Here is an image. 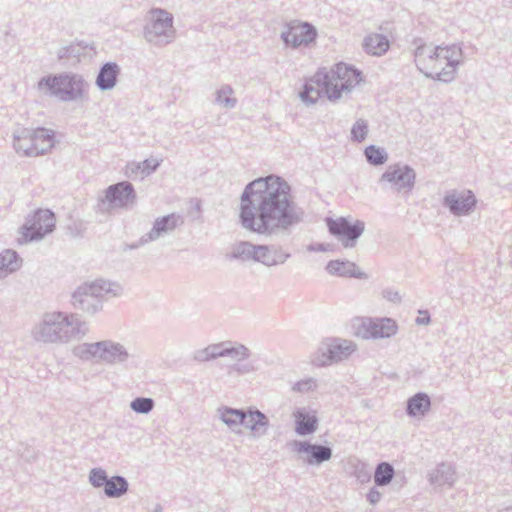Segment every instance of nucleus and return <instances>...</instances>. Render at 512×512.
Returning a JSON list of instances; mask_svg holds the SVG:
<instances>
[{
  "instance_id": "nucleus-8",
  "label": "nucleus",
  "mask_w": 512,
  "mask_h": 512,
  "mask_svg": "<svg viewBox=\"0 0 512 512\" xmlns=\"http://www.w3.org/2000/svg\"><path fill=\"white\" fill-rule=\"evenodd\" d=\"M329 232L337 237L344 247H354L356 240L365 230L360 220H350L345 217H329L326 219Z\"/></svg>"
},
{
  "instance_id": "nucleus-11",
  "label": "nucleus",
  "mask_w": 512,
  "mask_h": 512,
  "mask_svg": "<svg viewBox=\"0 0 512 512\" xmlns=\"http://www.w3.org/2000/svg\"><path fill=\"white\" fill-rule=\"evenodd\" d=\"M96 55V49L93 44L78 41L58 50L57 56L59 60H66L70 64H80L93 61Z\"/></svg>"
},
{
  "instance_id": "nucleus-27",
  "label": "nucleus",
  "mask_w": 512,
  "mask_h": 512,
  "mask_svg": "<svg viewBox=\"0 0 512 512\" xmlns=\"http://www.w3.org/2000/svg\"><path fill=\"white\" fill-rule=\"evenodd\" d=\"M245 426L250 430H258L267 425V419L264 414L259 411H250L246 415V419L244 421Z\"/></svg>"
},
{
  "instance_id": "nucleus-5",
  "label": "nucleus",
  "mask_w": 512,
  "mask_h": 512,
  "mask_svg": "<svg viewBox=\"0 0 512 512\" xmlns=\"http://www.w3.org/2000/svg\"><path fill=\"white\" fill-rule=\"evenodd\" d=\"M317 35V30L311 23L292 20L284 24L280 38L285 47L297 49L309 47L316 41Z\"/></svg>"
},
{
  "instance_id": "nucleus-12",
  "label": "nucleus",
  "mask_w": 512,
  "mask_h": 512,
  "mask_svg": "<svg viewBox=\"0 0 512 512\" xmlns=\"http://www.w3.org/2000/svg\"><path fill=\"white\" fill-rule=\"evenodd\" d=\"M240 248L242 254H246L248 258L267 266L277 265L284 260V256L281 253L265 246H253L249 243H242Z\"/></svg>"
},
{
  "instance_id": "nucleus-14",
  "label": "nucleus",
  "mask_w": 512,
  "mask_h": 512,
  "mask_svg": "<svg viewBox=\"0 0 512 512\" xmlns=\"http://www.w3.org/2000/svg\"><path fill=\"white\" fill-rule=\"evenodd\" d=\"M327 272L337 277L362 278L365 273L353 262L347 260H332L326 266Z\"/></svg>"
},
{
  "instance_id": "nucleus-30",
  "label": "nucleus",
  "mask_w": 512,
  "mask_h": 512,
  "mask_svg": "<svg viewBox=\"0 0 512 512\" xmlns=\"http://www.w3.org/2000/svg\"><path fill=\"white\" fill-rule=\"evenodd\" d=\"M176 225L177 220L172 216H168L158 220L155 223L154 230L156 231L157 234H159L161 232L173 230L176 227Z\"/></svg>"
},
{
  "instance_id": "nucleus-25",
  "label": "nucleus",
  "mask_w": 512,
  "mask_h": 512,
  "mask_svg": "<svg viewBox=\"0 0 512 512\" xmlns=\"http://www.w3.org/2000/svg\"><path fill=\"white\" fill-rule=\"evenodd\" d=\"M115 67L116 66H103L100 71L97 83L102 89H108L114 86L117 75Z\"/></svg>"
},
{
  "instance_id": "nucleus-33",
  "label": "nucleus",
  "mask_w": 512,
  "mask_h": 512,
  "mask_svg": "<svg viewBox=\"0 0 512 512\" xmlns=\"http://www.w3.org/2000/svg\"><path fill=\"white\" fill-rule=\"evenodd\" d=\"M90 481L93 486L95 487H101L105 486L107 482L106 474L103 470L100 469H94L90 473Z\"/></svg>"
},
{
  "instance_id": "nucleus-4",
  "label": "nucleus",
  "mask_w": 512,
  "mask_h": 512,
  "mask_svg": "<svg viewBox=\"0 0 512 512\" xmlns=\"http://www.w3.org/2000/svg\"><path fill=\"white\" fill-rule=\"evenodd\" d=\"M54 144V132L46 128L23 131L15 139L16 149L27 156H37L45 153L50 150Z\"/></svg>"
},
{
  "instance_id": "nucleus-28",
  "label": "nucleus",
  "mask_w": 512,
  "mask_h": 512,
  "mask_svg": "<svg viewBox=\"0 0 512 512\" xmlns=\"http://www.w3.org/2000/svg\"><path fill=\"white\" fill-rule=\"evenodd\" d=\"M393 468L388 463H381L378 465L374 479L378 485H385L389 483L393 477Z\"/></svg>"
},
{
  "instance_id": "nucleus-29",
  "label": "nucleus",
  "mask_w": 512,
  "mask_h": 512,
  "mask_svg": "<svg viewBox=\"0 0 512 512\" xmlns=\"http://www.w3.org/2000/svg\"><path fill=\"white\" fill-rule=\"evenodd\" d=\"M365 155L368 161L374 165H380L386 161V155L384 154L383 150L375 146L367 147L365 150Z\"/></svg>"
},
{
  "instance_id": "nucleus-10",
  "label": "nucleus",
  "mask_w": 512,
  "mask_h": 512,
  "mask_svg": "<svg viewBox=\"0 0 512 512\" xmlns=\"http://www.w3.org/2000/svg\"><path fill=\"white\" fill-rule=\"evenodd\" d=\"M415 58L419 60L445 62V64H461L462 49L457 44L435 46L423 44L416 48Z\"/></svg>"
},
{
  "instance_id": "nucleus-24",
  "label": "nucleus",
  "mask_w": 512,
  "mask_h": 512,
  "mask_svg": "<svg viewBox=\"0 0 512 512\" xmlns=\"http://www.w3.org/2000/svg\"><path fill=\"white\" fill-rule=\"evenodd\" d=\"M127 490V482L122 477H112L105 484V493L110 497H118Z\"/></svg>"
},
{
  "instance_id": "nucleus-35",
  "label": "nucleus",
  "mask_w": 512,
  "mask_h": 512,
  "mask_svg": "<svg viewBox=\"0 0 512 512\" xmlns=\"http://www.w3.org/2000/svg\"><path fill=\"white\" fill-rule=\"evenodd\" d=\"M69 326V323L66 320L62 319L61 321L53 323L50 329L51 332L53 333H64L65 335H67Z\"/></svg>"
},
{
  "instance_id": "nucleus-16",
  "label": "nucleus",
  "mask_w": 512,
  "mask_h": 512,
  "mask_svg": "<svg viewBox=\"0 0 512 512\" xmlns=\"http://www.w3.org/2000/svg\"><path fill=\"white\" fill-rule=\"evenodd\" d=\"M413 171L407 167H390L382 176L384 181L400 186H410L414 181Z\"/></svg>"
},
{
  "instance_id": "nucleus-7",
  "label": "nucleus",
  "mask_w": 512,
  "mask_h": 512,
  "mask_svg": "<svg viewBox=\"0 0 512 512\" xmlns=\"http://www.w3.org/2000/svg\"><path fill=\"white\" fill-rule=\"evenodd\" d=\"M55 216L49 210L36 211L20 230V243H28L43 238L53 231Z\"/></svg>"
},
{
  "instance_id": "nucleus-6",
  "label": "nucleus",
  "mask_w": 512,
  "mask_h": 512,
  "mask_svg": "<svg viewBox=\"0 0 512 512\" xmlns=\"http://www.w3.org/2000/svg\"><path fill=\"white\" fill-rule=\"evenodd\" d=\"M39 88L61 101H70L82 96L84 84L69 77H47L39 83Z\"/></svg>"
},
{
  "instance_id": "nucleus-2",
  "label": "nucleus",
  "mask_w": 512,
  "mask_h": 512,
  "mask_svg": "<svg viewBox=\"0 0 512 512\" xmlns=\"http://www.w3.org/2000/svg\"><path fill=\"white\" fill-rule=\"evenodd\" d=\"M319 74L323 82L324 94L331 100L338 99L343 93L351 91L362 80L360 73L352 66H332Z\"/></svg>"
},
{
  "instance_id": "nucleus-1",
  "label": "nucleus",
  "mask_w": 512,
  "mask_h": 512,
  "mask_svg": "<svg viewBox=\"0 0 512 512\" xmlns=\"http://www.w3.org/2000/svg\"><path fill=\"white\" fill-rule=\"evenodd\" d=\"M292 215L289 187L277 177L251 182L241 198L240 218L243 226L255 232L285 224Z\"/></svg>"
},
{
  "instance_id": "nucleus-19",
  "label": "nucleus",
  "mask_w": 512,
  "mask_h": 512,
  "mask_svg": "<svg viewBox=\"0 0 512 512\" xmlns=\"http://www.w3.org/2000/svg\"><path fill=\"white\" fill-rule=\"evenodd\" d=\"M299 452L306 454L305 460L308 463H320L330 459L331 450L324 446L310 445L308 443H301Z\"/></svg>"
},
{
  "instance_id": "nucleus-9",
  "label": "nucleus",
  "mask_w": 512,
  "mask_h": 512,
  "mask_svg": "<svg viewBox=\"0 0 512 512\" xmlns=\"http://www.w3.org/2000/svg\"><path fill=\"white\" fill-rule=\"evenodd\" d=\"M397 330L398 326L391 318H361L355 324V335L361 339L389 338Z\"/></svg>"
},
{
  "instance_id": "nucleus-21",
  "label": "nucleus",
  "mask_w": 512,
  "mask_h": 512,
  "mask_svg": "<svg viewBox=\"0 0 512 512\" xmlns=\"http://www.w3.org/2000/svg\"><path fill=\"white\" fill-rule=\"evenodd\" d=\"M322 93H324L323 82L320 74L317 73L306 82L304 90L301 92V98L306 102L314 103L319 99Z\"/></svg>"
},
{
  "instance_id": "nucleus-13",
  "label": "nucleus",
  "mask_w": 512,
  "mask_h": 512,
  "mask_svg": "<svg viewBox=\"0 0 512 512\" xmlns=\"http://www.w3.org/2000/svg\"><path fill=\"white\" fill-rule=\"evenodd\" d=\"M134 190L130 183L121 182L110 186L105 193V200L109 203H116L124 206L134 200Z\"/></svg>"
},
{
  "instance_id": "nucleus-15",
  "label": "nucleus",
  "mask_w": 512,
  "mask_h": 512,
  "mask_svg": "<svg viewBox=\"0 0 512 512\" xmlns=\"http://www.w3.org/2000/svg\"><path fill=\"white\" fill-rule=\"evenodd\" d=\"M356 346L351 341L343 340L332 343L328 348V355L324 359H319L320 365H327L332 362L347 358L355 350Z\"/></svg>"
},
{
  "instance_id": "nucleus-31",
  "label": "nucleus",
  "mask_w": 512,
  "mask_h": 512,
  "mask_svg": "<svg viewBox=\"0 0 512 512\" xmlns=\"http://www.w3.org/2000/svg\"><path fill=\"white\" fill-rule=\"evenodd\" d=\"M352 138L355 141H363L368 134V127L364 121H357L352 127Z\"/></svg>"
},
{
  "instance_id": "nucleus-36",
  "label": "nucleus",
  "mask_w": 512,
  "mask_h": 512,
  "mask_svg": "<svg viewBox=\"0 0 512 512\" xmlns=\"http://www.w3.org/2000/svg\"><path fill=\"white\" fill-rule=\"evenodd\" d=\"M416 321L418 324H427L429 322V316L427 312L420 311Z\"/></svg>"
},
{
  "instance_id": "nucleus-26",
  "label": "nucleus",
  "mask_w": 512,
  "mask_h": 512,
  "mask_svg": "<svg viewBox=\"0 0 512 512\" xmlns=\"http://www.w3.org/2000/svg\"><path fill=\"white\" fill-rule=\"evenodd\" d=\"M222 420L229 426H237L243 424L246 414L240 410L225 408L221 411Z\"/></svg>"
},
{
  "instance_id": "nucleus-20",
  "label": "nucleus",
  "mask_w": 512,
  "mask_h": 512,
  "mask_svg": "<svg viewBox=\"0 0 512 512\" xmlns=\"http://www.w3.org/2000/svg\"><path fill=\"white\" fill-rule=\"evenodd\" d=\"M212 357L229 356L234 360H242L248 356V351L243 345L226 346L224 344L214 345L210 348Z\"/></svg>"
},
{
  "instance_id": "nucleus-17",
  "label": "nucleus",
  "mask_w": 512,
  "mask_h": 512,
  "mask_svg": "<svg viewBox=\"0 0 512 512\" xmlns=\"http://www.w3.org/2000/svg\"><path fill=\"white\" fill-rule=\"evenodd\" d=\"M446 203L454 213L463 214L475 205V199L471 192L451 194L446 198Z\"/></svg>"
},
{
  "instance_id": "nucleus-3",
  "label": "nucleus",
  "mask_w": 512,
  "mask_h": 512,
  "mask_svg": "<svg viewBox=\"0 0 512 512\" xmlns=\"http://www.w3.org/2000/svg\"><path fill=\"white\" fill-rule=\"evenodd\" d=\"M150 17L144 27L145 39L154 45L163 46L171 43L176 36L173 26V15L161 8L150 11Z\"/></svg>"
},
{
  "instance_id": "nucleus-38",
  "label": "nucleus",
  "mask_w": 512,
  "mask_h": 512,
  "mask_svg": "<svg viewBox=\"0 0 512 512\" xmlns=\"http://www.w3.org/2000/svg\"><path fill=\"white\" fill-rule=\"evenodd\" d=\"M336 64L343 65V64H346V63H345V62H343V61H339V62H337Z\"/></svg>"
},
{
  "instance_id": "nucleus-18",
  "label": "nucleus",
  "mask_w": 512,
  "mask_h": 512,
  "mask_svg": "<svg viewBox=\"0 0 512 512\" xmlns=\"http://www.w3.org/2000/svg\"><path fill=\"white\" fill-rule=\"evenodd\" d=\"M363 48L367 54L381 56L389 48V40L382 34H370L363 40Z\"/></svg>"
},
{
  "instance_id": "nucleus-32",
  "label": "nucleus",
  "mask_w": 512,
  "mask_h": 512,
  "mask_svg": "<svg viewBox=\"0 0 512 512\" xmlns=\"http://www.w3.org/2000/svg\"><path fill=\"white\" fill-rule=\"evenodd\" d=\"M134 411L139 413H147L153 408V401L149 398H137L131 403Z\"/></svg>"
},
{
  "instance_id": "nucleus-22",
  "label": "nucleus",
  "mask_w": 512,
  "mask_h": 512,
  "mask_svg": "<svg viewBox=\"0 0 512 512\" xmlns=\"http://www.w3.org/2000/svg\"><path fill=\"white\" fill-rule=\"evenodd\" d=\"M296 418V431L299 434H308L316 429L317 420L314 416L305 414L303 412H297Z\"/></svg>"
},
{
  "instance_id": "nucleus-34",
  "label": "nucleus",
  "mask_w": 512,
  "mask_h": 512,
  "mask_svg": "<svg viewBox=\"0 0 512 512\" xmlns=\"http://www.w3.org/2000/svg\"><path fill=\"white\" fill-rule=\"evenodd\" d=\"M2 260H7L8 263L5 264L4 262L0 263L1 268H7L9 270H12L14 268V264H16V254L11 251L5 252L4 255H2Z\"/></svg>"
},
{
  "instance_id": "nucleus-37",
  "label": "nucleus",
  "mask_w": 512,
  "mask_h": 512,
  "mask_svg": "<svg viewBox=\"0 0 512 512\" xmlns=\"http://www.w3.org/2000/svg\"><path fill=\"white\" fill-rule=\"evenodd\" d=\"M101 64H107V65H110V64H116L115 62H112V61H107V62H102Z\"/></svg>"
},
{
  "instance_id": "nucleus-23",
  "label": "nucleus",
  "mask_w": 512,
  "mask_h": 512,
  "mask_svg": "<svg viewBox=\"0 0 512 512\" xmlns=\"http://www.w3.org/2000/svg\"><path fill=\"white\" fill-rule=\"evenodd\" d=\"M430 407V400L426 395L418 394L410 399L408 412L413 416L423 415Z\"/></svg>"
}]
</instances>
